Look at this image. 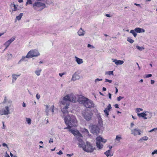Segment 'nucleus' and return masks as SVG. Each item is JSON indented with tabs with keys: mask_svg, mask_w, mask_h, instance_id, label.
Returning <instances> with one entry per match:
<instances>
[{
	"mask_svg": "<svg viewBox=\"0 0 157 157\" xmlns=\"http://www.w3.org/2000/svg\"><path fill=\"white\" fill-rule=\"evenodd\" d=\"M5 157H10L8 154L6 152L5 154Z\"/></svg>",
	"mask_w": 157,
	"mask_h": 157,
	"instance_id": "nucleus-49",
	"label": "nucleus"
},
{
	"mask_svg": "<svg viewBox=\"0 0 157 157\" xmlns=\"http://www.w3.org/2000/svg\"><path fill=\"white\" fill-rule=\"evenodd\" d=\"M100 128L98 125H93L92 126L91 132L94 134H98L99 132Z\"/></svg>",
	"mask_w": 157,
	"mask_h": 157,
	"instance_id": "nucleus-9",
	"label": "nucleus"
},
{
	"mask_svg": "<svg viewBox=\"0 0 157 157\" xmlns=\"http://www.w3.org/2000/svg\"><path fill=\"white\" fill-rule=\"evenodd\" d=\"M20 76V75H17L15 74H13L12 75V77H13L12 82H13L14 81H15L17 79V78Z\"/></svg>",
	"mask_w": 157,
	"mask_h": 157,
	"instance_id": "nucleus-21",
	"label": "nucleus"
},
{
	"mask_svg": "<svg viewBox=\"0 0 157 157\" xmlns=\"http://www.w3.org/2000/svg\"><path fill=\"white\" fill-rule=\"evenodd\" d=\"M105 82H108L109 83H111L112 82V81L111 80H109L107 79H105Z\"/></svg>",
	"mask_w": 157,
	"mask_h": 157,
	"instance_id": "nucleus-37",
	"label": "nucleus"
},
{
	"mask_svg": "<svg viewBox=\"0 0 157 157\" xmlns=\"http://www.w3.org/2000/svg\"><path fill=\"white\" fill-rule=\"evenodd\" d=\"M140 130L139 129H137L136 128L132 129L131 130L132 134L134 136H136L137 135H140L141 134Z\"/></svg>",
	"mask_w": 157,
	"mask_h": 157,
	"instance_id": "nucleus-15",
	"label": "nucleus"
},
{
	"mask_svg": "<svg viewBox=\"0 0 157 157\" xmlns=\"http://www.w3.org/2000/svg\"><path fill=\"white\" fill-rule=\"evenodd\" d=\"M123 98H124V97H121V96H119V97H117V100L118 101H120L121 99H122Z\"/></svg>",
	"mask_w": 157,
	"mask_h": 157,
	"instance_id": "nucleus-35",
	"label": "nucleus"
},
{
	"mask_svg": "<svg viewBox=\"0 0 157 157\" xmlns=\"http://www.w3.org/2000/svg\"><path fill=\"white\" fill-rule=\"evenodd\" d=\"M15 39V37L13 36L10 39L6 42L4 44V45L6 47V48H7V47L9 46L10 44Z\"/></svg>",
	"mask_w": 157,
	"mask_h": 157,
	"instance_id": "nucleus-11",
	"label": "nucleus"
},
{
	"mask_svg": "<svg viewBox=\"0 0 157 157\" xmlns=\"http://www.w3.org/2000/svg\"><path fill=\"white\" fill-rule=\"evenodd\" d=\"M26 121L29 124H30L31 122V120L29 118H26Z\"/></svg>",
	"mask_w": 157,
	"mask_h": 157,
	"instance_id": "nucleus-33",
	"label": "nucleus"
},
{
	"mask_svg": "<svg viewBox=\"0 0 157 157\" xmlns=\"http://www.w3.org/2000/svg\"><path fill=\"white\" fill-rule=\"evenodd\" d=\"M156 130H157V128H154L152 129L150 131H149V132H151Z\"/></svg>",
	"mask_w": 157,
	"mask_h": 157,
	"instance_id": "nucleus-45",
	"label": "nucleus"
},
{
	"mask_svg": "<svg viewBox=\"0 0 157 157\" xmlns=\"http://www.w3.org/2000/svg\"><path fill=\"white\" fill-rule=\"evenodd\" d=\"M2 124H3V127H2V128L3 129H4L5 128V126L4 124V122H2Z\"/></svg>",
	"mask_w": 157,
	"mask_h": 157,
	"instance_id": "nucleus-50",
	"label": "nucleus"
},
{
	"mask_svg": "<svg viewBox=\"0 0 157 157\" xmlns=\"http://www.w3.org/2000/svg\"><path fill=\"white\" fill-rule=\"evenodd\" d=\"M130 33L133 34L134 37H136L137 36V34L136 33L135 31L133 30H131Z\"/></svg>",
	"mask_w": 157,
	"mask_h": 157,
	"instance_id": "nucleus-25",
	"label": "nucleus"
},
{
	"mask_svg": "<svg viewBox=\"0 0 157 157\" xmlns=\"http://www.w3.org/2000/svg\"><path fill=\"white\" fill-rule=\"evenodd\" d=\"M155 82V81L153 80H151V84H153Z\"/></svg>",
	"mask_w": 157,
	"mask_h": 157,
	"instance_id": "nucleus-58",
	"label": "nucleus"
},
{
	"mask_svg": "<svg viewBox=\"0 0 157 157\" xmlns=\"http://www.w3.org/2000/svg\"><path fill=\"white\" fill-rule=\"evenodd\" d=\"M105 74L108 75H113V71H109L106 72H105Z\"/></svg>",
	"mask_w": 157,
	"mask_h": 157,
	"instance_id": "nucleus-28",
	"label": "nucleus"
},
{
	"mask_svg": "<svg viewBox=\"0 0 157 157\" xmlns=\"http://www.w3.org/2000/svg\"><path fill=\"white\" fill-rule=\"evenodd\" d=\"M102 90L103 91H105L106 90V89L105 87H103L102 88Z\"/></svg>",
	"mask_w": 157,
	"mask_h": 157,
	"instance_id": "nucleus-57",
	"label": "nucleus"
},
{
	"mask_svg": "<svg viewBox=\"0 0 157 157\" xmlns=\"http://www.w3.org/2000/svg\"><path fill=\"white\" fill-rule=\"evenodd\" d=\"M73 155V154H67V155L68 156L70 157V156H72Z\"/></svg>",
	"mask_w": 157,
	"mask_h": 157,
	"instance_id": "nucleus-55",
	"label": "nucleus"
},
{
	"mask_svg": "<svg viewBox=\"0 0 157 157\" xmlns=\"http://www.w3.org/2000/svg\"><path fill=\"white\" fill-rule=\"evenodd\" d=\"M155 154H157V150H155L152 152V154L154 155Z\"/></svg>",
	"mask_w": 157,
	"mask_h": 157,
	"instance_id": "nucleus-39",
	"label": "nucleus"
},
{
	"mask_svg": "<svg viewBox=\"0 0 157 157\" xmlns=\"http://www.w3.org/2000/svg\"><path fill=\"white\" fill-rule=\"evenodd\" d=\"M148 138L147 136H144L142 138H141L140 139V140H147L148 139Z\"/></svg>",
	"mask_w": 157,
	"mask_h": 157,
	"instance_id": "nucleus-29",
	"label": "nucleus"
},
{
	"mask_svg": "<svg viewBox=\"0 0 157 157\" xmlns=\"http://www.w3.org/2000/svg\"><path fill=\"white\" fill-rule=\"evenodd\" d=\"M75 58L76 59V61L78 64H80L83 63V61L82 59L78 58L76 56L75 57Z\"/></svg>",
	"mask_w": 157,
	"mask_h": 157,
	"instance_id": "nucleus-18",
	"label": "nucleus"
},
{
	"mask_svg": "<svg viewBox=\"0 0 157 157\" xmlns=\"http://www.w3.org/2000/svg\"><path fill=\"white\" fill-rule=\"evenodd\" d=\"M79 77L78 75L75 74H74L72 77V79L73 80H75L77 79H79Z\"/></svg>",
	"mask_w": 157,
	"mask_h": 157,
	"instance_id": "nucleus-23",
	"label": "nucleus"
},
{
	"mask_svg": "<svg viewBox=\"0 0 157 157\" xmlns=\"http://www.w3.org/2000/svg\"><path fill=\"white\" fill-rule=\"evenodd\" d=\"M4 34V33H0V37L1 36H2V35H3Z\"/></svg>",
	"mask_w": 157,
	"mask_h": 157,
	"instance_id": "nucleus-64",
	"label": "nucleus"
},
{
	"mask_svg": "<svg viewBox=\"0 0 157 157\" xmlns=\"http://www.w3.org/2000/svg\"><path fill=\"white\" fill-rule=\"evenodd\" d=\"M84 118L86 120L89 121L91 119L93 113L91 112H84L83 114Z\"/></svg>",
	"mask_w": 157,
	"mask_h": 157,
	"instance_id": "nucleus-10",
	"label": "nucleus"
},
{
	"mask_svg": "<svg viewBox=\"0 0 157 157\" xmlns=\"http://www.w3.org/2000/svg\"><path fill=\"white\" fill-rule=\"evenodd\" d=\"M96 139V144L97 147L99 149H101L102 148L103 145L101 144V142H102L104 143L106 141V140L102 138L100 136H98L97 137Z\"/></svg>",
	"mask_w": 157,
	"mask_h": 157,
	"instance_id": "nucleus-7",
	"label": "nucleus"
},
{
	"mask_svg": "<svg viewBox=\"0 0 157 157\" xmlns=\"http://www.w3.org/2000/svg\"><path fill=\"white\" fill-rule=\"evenodd\" d=\"M78 33L79 36H83L84 35V32L81 28L78 31Z\"/></svg>",
	"mask_w": 157,
	"mask_h": 157,
	"instance_id": "nucleus-22",
	"label": "nucleus"
},
{
	"mask_svg": "<svg viewBox=\"0 0 157 157\" xmlns=\"http://www.w3.org/2000/svg\"><path fill=\"white\" fill-rule=\"evenodd\" d=\"M23 15V14L22 13H20L19 16L16 17V19L18 20H20L22 17Z\"/></svg>",
	"mask_w": 157,
	"mask_h": 157,
	"instance_id": "nucleus-24",
	"label": "nucleus"
},
{
	"mask_svg": "<svg viewBox=\"0 0 157 157\" xmlns=\"http://www.w3.org/2000/svg\"><path fill=\"white\" fill-rule=\"evenodd\" d=\"M2 145L3 147H5V146L7 147V145L5 143H3L2 144Z\"/></svg>",
	"mask_w": 157,
	"mask_h": 157,
	"instance_id": "nucleus-52",
	"label": "nucleus"
},
{
	"mask_svg": "<svg viewBox=\"0 0 157 157\" xmlns=\"http://www.w3.org/2000/svg\"><path fill=\"white\" fill-rule=\"evenodd\" d=\"M57 154L59 155H62L63 154V152L61 150H60L59 152L57 153Z\"/></svg>",
	"mask_w": 157,
	"mask_h": 157,
	"instance_id": "nucleus-44",
	"label": "nucleus"
},
{
	"mask_svg": "<svg viewBox=\"0 0 157 157\" xmlns=\"http://www.w3.org/2000/svg\"><path fill=\"white\" fill-rule=\"evenodd\" d=\"M82 132L85 133H86L87 134H88L89 133V131L87 130V129L85 128H83L82 129Z\"/></svg>",
	"mask_w": 157,
	"mask_h": 157,
	"instance_id": "nucleus-26",
	"label": "nucleus"
},
{
	"mask_svg": "<svg viewBox=\"0 0 157 157\" xmlns=\"http://www.w3.org/2000/svg\"><path fill=\"white\" fill-rule=\"evenodd\" d=\"M10 155L11 157H13V155L11 152H10Z\"/></svg>",
	"mask_w": 157,
	"mask_h": 157,
	"instance_id": "nucleus-63",
	"label": "nucleus"
},
{
	"mask_svg": "<svg viewBox=\"0 0 157 157\" xmlns=\"http://www.w3.org/2000/svg\"><path fill=\"white\" fill-rule=\"evenodd\" d=\"M41 70L36 71L35 72V73L36 74V75H37L39 76L40 75V73L41 72Z\"/></svg>",
	"mask_w": 157,
	"mask_h": 157,
	"instance_id": "nucleus-32",
	"label": "nucleus"
},
{
	"mask_svg": "<svg viewBox=\"0 0 157 157\" xmlns=\"http://www.w3.org/2000/svg\"><path fill=\"white\" fill-rule=\"evenodd\" d=\"M32 4V1L31 0H27L26 5L27 4Z\"/></svg>",
	"mask_w": 157,
	"mask_h": 157,
	"instance_id": "nucleus-34",
	"label": "nucleus"
},
{
	"mask_svg": "<svg viewBox=\"0 0 157 157\" xmlns=\"http://www.w3.org/2000/svg\"><path fill=\"white\" fill-rule=\"evenodd\" d=\"M121 139V136H119L117 135V136L116 139L117 140V141H119Z\"/></svg>",
	"mask_w": 157,
	"mask_h": 157,
	"instance_id": "nucleus-31",
	"label": "nucleus"
},
{
	"mask_svg": "<svg viewBox=\"0 0 157 157\" xmlns=\"http://www.w3.org/2000/svg\"><path fill=\"white\" fill-rule=\"evenodd\" d=\"M82 148L84 151L88 152H91L95 148L94 147L92 144L89 142L87 141L86 144H84L81 147Z\"/></svg>",
	"mask_w": 157,
	"mask_h": 157,
	"instance_id": "nucleus-5",
	"label": "nucleus"
},
{
	"mask_svg": "<svg viewBox=\"0 0 157 157\" xmlns=\"http://www.w3.org/2000/svg\"><path fill=\"white\" fill-rule=\"evenodd\" d=\"M23 1L22 0H18V2L20 3H21L23 2Z\"/></svg>",
	"mask_w": 157,
	"mask_h": 157,
	"instance_id": "nucleus-62",
	"label": "nucleus"
},
{
	"mask_svg": "<svg viewBox=\"0 0 157 157\" xmlns=\"http://www.w3.org/2000/svg\"><path fill=\"white\" fill-rule=\"evenodd\" d=\"M127 41H128V42H130L131 43H133L134 42V41L132 39H131L130 37H128L127 38Z\"/></svg>",
	"mask_w": 157,
	"mask_h": 157,
	"instance_id": "nucleus-27",
	"label": "nucleus"
},
{
	"mask_svg": "<svg viewBox=\"0 0 157 157\" xmlns=\"http://www.w3.org/2000/svg\"><path fill=\"white\" fill-rule=\"evenodd\" d=\"M105 16H106V17H110L109 14H106L105 15Z\"/></svg>",
	"mask_w": 157,
	"mask_h": 157,
	"instance_id": "nucleus-61",
	"label": "nucleus"
},
{
	"mask_svg": "<svg viewBox=\"0 0 157 157\" xmlns=\"http://www.w3.org/2000/svg\"><path fill=\"white\" fill-rule=\"evenodd\" d=\"M112 148V147H111L109 148V149L106 151V152H105V154L106 155L107 157H108L110 155H111V151L110 150Z\"/></svg>",
	"mask_w": 157,
	"mask_h": 157,
	"instance_id": "nucleus-20",
	"label": "nucleus"
},
{
	"mask_svg": "<svg viewBox=\"0 0 157 157\" xmlns=\"http://www.w3.org/2000/svg\"><path fill=\"white\" fill-rule=\"evenodd\" d=\"M109 98L110 99H111V94L110 93H109L108 94Z\"/></svg>",
	"mask_w": 157,
	"mask_h": 157,
	"instance_id": "nucleus-51",
	"label": "nucleus"
},
{
	"mask_svg": "<svg viewBox=\"0 0 157 157\" xmlns=\"http://www.w3.org/2000/svg\"><path fill=\"white\" fill-rule=\"evenodd\" d=\"M36 98L38 99H39L40 98V95L38 94H37L36 95Z\"/></svg>",
	"mask_w": 157,
	"mask_h": 157,
	"instance_id": "nucleus-43",
	"label": "nucleus"
},
{
	"mask_svg": "<svg viewBox=\"0 0 157 157\" xmlns=\"http://www.w3.org/2000/svg\"><path fill=\"white\" fill-rule=\"evenodd\" d=\"M65 129H68L69 131L71 132L74 136L77 135L80 137H82V134L78 131H75L71 128V126H67V127L64 128Z\"/></svg>",
	"mask_w": 157,
	"mask_h": 157,
	"instance_id": "nucleus-8",
	"label": "nucleus"
},
{
	"mask_svg": "<svg viewBox=\"0 0 157 157\" xmlns=\"http://www.w3.org/2000/svg\"><path fill=\"white\" fill-rule=\"evenodd\" d=\"M151 76H152L151 74H150L146 75V78H148L151 77Z\"/></svg>",
	"mask_w": 157,
	"mask_h": 157,
	"instance_id": "nucleus-38",
	"label": "nucleus"
},
{
	"mask_svg": "<svg viewBox=\"0 0 157 157\" xmlns=\"http://www.w3.org/2000/svg\"><path fill=\"white\" fill-rule=\"evenodd\" d=\"M113 62H115V64L117 65L122 64L124 62L123 60H117L116 59L114 60L113 61Z\"/></svg>",
	"mask_w": 157,
	"mask_h": 157,
	"instance_id": "nucleus-16",
	"label": "nucleus"
},
{
	"mask_svg": "<svg viewBox=\"0 0 157 157\" xmlns=\"http://www.w3.org/2000/svg\"><path fill=\"white\" fill-rule=\"evenodd\" d=\"M134 125V124L133 123H131V126L132 127Z\"/></svg>",
	"mask_w": 157,
	"mask_h": 157,
	"instance_id": "nucleus-59",
	"label": "nucleus"
},
{
	"mask_svg": "<svg viewBox=\"0 0 157 157\" xmlns=\"http://www.w3.org/2000/svg\"><path fill=\"white\" fill-rule=\"evenodd\" d=\"M13 6L14 7V9L12 10V11H13L17 10V8L16 6L14 4Z\"/></svg>",
	"mask_w": 157,
	"mask_h": 157,
	"instance_id": "nucleus-36",
	"label": "nucleus"
},
{
	"mask_svg": "<svg viewBox=\"0 0 157 157\" xmlns=\"http://www.w3.org/2000/svg\"><path fill=\"white\" fill-rule=\"evenodd\" d=\"M53 142V139L52 138H50L49 141V143H52Z\"/></svg>",
	"mask_w": 157,
	"mask_h": 157,
	"instance_id": "nucleus-46",
	"label": "nucleus"
},
{
	"mask_svg": "<svg viewBox=\"0 0 157 157\" xmlns=\"http://www.w3.org/2000/svg\"><path fill=\"white\" fill-rule=\"evenodd\" d=\"M135 31L138 33H144L145 32L144 29L140 28H136L135 29Z\"/></svg>",
	"mask_w": 157,
	"mask_h": 157,
	"instance_id": "nucleus-17",
	"label": "nucleus"
},
{
	"mask_svg": "<svg viewBox=\"0 0 157 157\" xmlns=\"http://www.w3.org/2000/svg\"><path fill=\"white\" fill-rule=\"evenodd\" d=\"M134 4L135 5H136V6H140V5L139 4H137V3H134Z\"/></svg>",
	"mask_w": 157,
	"mask_h": 157,
	"instance_id": "nucleus-54",
	"label": "nucleus"
},
{
	"mask_svg": "<svg viewBox=\"0 0 157 157\" xmlns=\"http://www.w3.org/2000/svg\"><path fill=\"white\" fill-rule=\"evenodd\" d=\"M76 101L77 98L76 97L72 94L70 95L68 94L63 98V100L61 101V102L63 105L66 104V105L65 106L62 110L64 114L68 113L67 109L70 105V102H75Z\"/></svg>",
	"mask_w": 157,
	"mask_h": 157,
	"instance_id": "nucleus-1",
	"label": "nucleus"
},
{
	"mask_svg": "<svg viewBox=\"0 0 157 157\" xmlns=\"http://www.w3.org/2000/svg\"><path fill=\"white\" fill-rule=\"evenodd\" d=\"M78 101L86 108L91 109L94 107V104L92 100L82 96L79 97Z\"/></svg>",
	"mask_w": 157,
	"mask_h": 157,
	"instance_id": "nucleus-2",
	"label": "nucleus"
},
{
	"mask_svg": "<svg viewBox=\"0 0 157 157\" xmlns=\"http://www.w3.org/2000/svg\"><path fill=\"white\" fill-rule=\"evenodd\" d=\"M114 106L116 108H119L118 105L117 104H115Z\"/></svg>",
	"mask_w": 157,
	"mask_h": 157,
	"instance_id": "nucleus-48",
	"label": "nucleus"
},
{
	"mask_svg": "<svg viewBox=\"0 0 157 157\" xmlns=\"http://www.w3.org/2000/svg\"><path fill=\"white\" fill-rule=\"evenodd\" d=\"M76 138L79 142V143L78 144V146L79 147H81L82 145H83L84 144V142L82 140L83 136H82V137H80L77 136Z\"/></svg>",
	"mask_w": 157,
	"mask_h": 157,
	"instance_id": "nucleus-13",
	"label": "nucleus"
},
{
	"mask_svg": "<svg viewBox=\"0 0 157 157\" xmlns=\"http://www.w3.org/2000/svg\"><path fill=\"white\" fill-rule=\"evenodd\" d=\"M22 106L24 107H25L26 106V105H25V103H24V102H23V104H22Z\"/></svg>",
	"mask_w": 157,
	"mask_h": 157,
	"instance_id": "nucleus-56",
	"label": "nucleus"
},
{
	"mask_svg": "<svg viewBox=\"0 0 157 157\" xmlns=\"http://www.w3.org/2000/svg\"><path fill=\"white\" fill-rule=\"evenodd\" d=\"M6 101H7V98H6V96H5V97H4V101H3V102L4 103H5V102H6Z\"/></svg>",
	"mask_w": 157,
	"mask_h": 157,
	"instance_id": "nucleus-47",
	"label": "nucleus"
},
{
	"mask_svg": "<svg viewBox=\"0 0 157 157\" xmlns=\"http://www.w3.org/2000/svg\"><path fill=\"white\" fill-rule=\"evenodd\" d=\"M88 47H91L92 48H94V47L93 45H91L89 44H88L87 45Z\"/></svg>",
	"mask_w": 157,
	"mask_h": 157,
	"instance_id": "nucleus-40",
	"label": "nucleus"
},
{
	"mask_svg": "<svg viewBox=\"0 0 157 157\" xmlns=\"http://www.w3.org/2000/svg\"><path fill=\"white\" fill-rule=\"evenodd\" d=\"M6 109L3 110H0V114L1 115H7L9 113V107L8 106L5 107Z\"/></svg>",
	"mask_w": 157,
	"mask_h": 157,
	"instance_id": "nucleus-14",
	"label": "nucleus"
},
{
	"mask_svg": "<svg viewBox=\"0 0 157 157\" xmlns=\"http://www.w3.org/2000/svg\"><path fill=\"white\" fill-rule=\"evenodd\" d=\"M102 80V79H99V78H97L96 79H95V82H97V81H101Z\"/></svg>",
	"mask_w": 157,
	"mask_h": 157,
	"instance_id": "nucleus-42",
	"label": "nucleus"
},
{
	"mask_svg": "<svg viewBox=\"0 0 157 157\" xmlns=\"http://www.w3.org/2000/svg\"><path fill=\"white\" fill-rule=\"evenodd\" d=\"M136 47V48H137V49H138L139 50H140V51H141L144 49V48L142 47H140L138 45Z\"/></svg>",
	"mask_w": 157,
	"mask_h": 157,
	"instance_id": "nucleus-30",
	"label": "nucleus"
},
{
	"mask_svg": "<svg viewBox=\"0 0 157 157\" xmlns=\"http://www.w3.org/2000/svg\"><path fill=\"white\" fill-rule=\"evenodd\" d=\"M146 114L144 113L138 114V117H142L144 118V119H147V118L146 117Z\"/></svg>",
	"mask_w": 157,
	"mask_h": 157,
	"instance_id": "nucleus-19",
	"label": "nucleus"
},
{
	"mask_svg": "<svg viewBox=\"0 0 157 157\" xmlns=\"http://www.w3.org/2000/svg\"><path fill=\"white\" fill-rule=\"evenodd\" d=\"M118 92V89L117 87L116 88V92L115 93L117 94V92Z\"/></svg>",
	"mask_w": 157,
	"mask_h": 157,
	"instance_id": "nucleus-60",
	"label": "nucleus"
},
{
	"mask_svg": "<svg viewBox=\"0 0 157 157\" xmlns=\"http://www.w3.org/2000/svg\"><path fill=\"white\" fill-rule=\"evenodd\" d=\"M65 122L68 126L71 127H76L78 121L76 117L73 115H68L64 118Z\"/></svg>",
	"mask_w": 157,
	"mask_h": 157,
	"instance_id": "nucleus-3",
	"label": "nucleus"
},
{
	"mask_svg": "<svg viewBox=\"0 0 157 157\" xmlns=\"http://www.w3.org/2000/svg\"><path fill=\"white\" fill-rule=\"evenodd\" d=\"M136 110L137 112H140V111L142 110V109L140 108H137Z\"/></svg>",
	"mask_w": 157,
	"mask_h": 157,
	"instance_id": "nucleus-41",
	"label": "nucleus"
},
{
	"mask_svg": "<svg viewBox=\"0 0 157 157\" xmlns=\"http://www.w3.org/2000/svg\"><path fill=\"white\" fill-rule=\"evenodd\" d=\"M40 55L39 52L36 49L31 50L28 52L26 56H23L19 62L24 61L25 59L26 58H32L37 57Z\"/></svg>",
	"mask_w": 157,
	"mask_h": 157,
	"instance_id": "nucleus-4",
	"label": "nucleus"
},
{
	"mask_svg": "<svg viewBox=\"0 0 157 157\" xmlns=\"http://www.w3.org/2000/svg\"><path fill=\"white\" fill-rule=\"evenodd\" d=\"M33 6L34 9L36 10H37L38 9L40 8V11L44 8L46 6L45 4L39 2H35L33 4Z\"/></svg>",
	"mask_w": 157,
	"mask_h": 157,
	"instance_id": "nucleus-6",
	"label": "nucleus"
},
{
	"mask_svg": "<svg viewBox=\"0 0 157 157\" xmlns=\"http://www.w3.org/2000/svg\"><path fill=\"white\" fill-rule=\"evenodd\" d=\"M112 107L110 104H109L107 108L105 109L104 112L106 116L107 117L109 115V112L111 109Z\"/></svg>",
	"mask_w": 157,
	"mask_h": 157,
	"instance_id": "nucleus-12",
	"label": "nucleus"
},
{
	"mask_svg": "<svg viewBox=\"0 0 157 157\" xmlns=\"http://www.w3.org/2000/svg\"><path fill=\"white\" fill-rule=\"evenodd\" d=\"M64 74V73H60L59 74V75L61 76V77H62V75H63Z\"/></svg>",
	"mask_w": 157,
	"mask_h": 157,
	"instance_id": "nucleus-53",
	"label": "nucleus"
}]
</instances>
